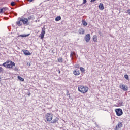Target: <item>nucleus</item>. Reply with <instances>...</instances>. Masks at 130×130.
<instances>
[{
    "label": "nucleus",
    "instance_id": "nucleus-17",
    "mask_svg": "<svg viewBox=\"0 0 130 130\" xmlns=\"http://www.w3.org/2000/svg\"><path fill=\"white\" fill-rule=\"evenodd\" d=\"M58 121V119L57 118H56L53 119L52 121L51 122V123H56Z\"/></svg>",
    "mask_w": 130,
    "mask_h": 130
},
{
    "label": "nucleus",
    "instance_id": "nucleus-33",
    "mask_svg": "<svg viewBox=\"0 0 130 130\" xmlns=\"http://www.w3.org/2000/svg\"><path fill=\"white\" fill-rule=\"evenodd\" d=\"M14 70V71H18V68L16 67H15Z\"/></svg>",
    "mask_w": 130,
    "mask_h": 130
},
{
    "label": "nucleus",
    "instance_id": "nucleus-7",
    "mask_svg": "<svg viewBox=\"0 0 130 130\" xmlns=\"http://www.w3.org/2000/svg\"><path fill=\"white\" fill-rule=\"evenodd\" d=\"M44 35H45V28H43L40 34L41 39L44 38Z\"/></svg>",
    "mask_w": 130,
    "mask_h": 130
},
{
    "label": "nucleus",
    "instance_id": "nucleus-16",
    "mask_svg": "<svg viewBox=\"0 0 130 130\" xmlns=\"http://www.w3.org/2000/svg\"><path fill=\"white\" fill-rule=\"evenodd\" d=\"M99 9L100 10H104V6H103V4L100 3Z\"/></svg>",
    "mask_w": 130,
    "mask_h": 130
},
{
    "label": "nucleus",
    "instance_id": "nucleus-11",
    "mask_svg": "<svg viewBox=\"0 0 130 130\" xmlns=\"http://www.w3.org/2000/svg\"><path fill=\"white\" fill-rule=\"evenodd\" d=\"M8 10V8L6 7H3V8H0V14H3V13H5L6 11Z\"/></svg>",
    "mask_w": 130,
    "mask_h": 130
},
{
    "label": "nucleus",
    "instance_id": "nucleus-8",
    "mask_svg": "<svg viewBox=\"0 0 130 130\" xmlns=\"http://www.w3.org/2000/svg\"><path fill=\"white\" fill-rule=\"evenodd\" d=\"M120 88L123 90V91H127V90H128V87L126 85H124L123 84L120 85Z\"/></svg>",
    "mask_w": 130,
    "mask_h": 130
},
{
    "label": "nucleus",
    "instance_id": "nucleus-21",
    "mask_svg": "<svg viewBox=\"0 0 130 130\" xmlns=\"http://www.w3.org/2000/svg\"><path fill=\"white\" fill-rule=\"evenodd\" d=\"M18 79L20 80V81H21L22 82H24V80L23 78H22V77L18 76L17 77Z\"/></svg>",
    "mask_w": 130,
    "mask_h": 130
},
{
    "label": "nucleus",
    "instance_id": "nucleus-1",
    "mask_svg": "<svg viewBox=\"0 0 130 130\" xmlns=\"http://www.w3.org/2000/svg\"><path fill=\"white\" fill-rule=\"evenodd\" d=\"M2 66L6 68V69H11V70H13L14 69L13 67H16V64L12 61L8 60L3 63Z\"/></svg>",
    "mask_w": 130,
    "mask_h": 130
},
{
    "label": "nucleus",
    "instance_id": "nucleus-24",
    "mask_svg": "<svg viewBox=\"0 0 130 130\" xmlns=\"http://www.w3.org/2000/svg\"><path fill=\"white\" fill-rule=\"evenodd\" d=\"M80 70L81 72H82V73H85V68H84L83 67H80Z\"/></svg>",
    "mask_w": 130,
    "mask_h": 130
},
{
    "label": "nucleus",
    "instance_id": "nucleus-14",
    "mask_svg": "<svg viewBox=\"0 0 130 130\" xmlns=\"http://www.w3.org/2000/svg\"><path fill=\"white\" fill-rule=\"evenodd\" d=\"M79 34H85V30L83 28H80L78 30Z\"/></svg>",
    "mask_w": 130,
    "mask_h": 130
},
{
    "label": "nucleus",
    "instance_id": "nucleus-34",
    "mask_svg": "<svg viewBox=\"0 0 130 130\" xmlns=\"http://www.w3.org/2000/svg\"><path fill=\"white\" fill-rule=\"evenodd\" d=\"M28 2H30V3H32L33 2V0H27Z\"/></svg>",
    "mask_w": 130,
    "mask_h": 130
},
{
    "label": "nucleus",
    "instance_id": "nucleus-13",
    "mask_svg": "<svg viewBox=\"0 0 130 130\" xmlns=\"http://www.w3.org/2000/svg\"><path fill=\"white\" fill-rule=\"evenodd\" d=\"M21 20L22 18H19L18 21L16 22L17 25H18V26H19V27L22 26V23H21V22H22Z\"/></svg>",
    "mask_w": 130,
    "mask_h": 130
},
{
    "label": "nucleus",
    "instance_id": "nucleus-20",
    "mask_svg": "<svg viewBox=\"0 0 130 130\" xmlns=\"http://www.w3.org/2000/svg\"><path fill=\"white\" fill-rule=\"evenodd\" d=\"M82 23L83 26H87L88 25V23H87V22H86V21H85V20H83L82 21Z\"/></svg>",
    "mask_w": 130,
    "mask_h": 130
},
{
    "label": "nucleus",
    "instance_id": "nucleus-15",
    "mask_svg": "<svg viewBox=\"0 0 130 130\" xmlns=\"http://www.w3.org/2000/svg\"><path fill=\"white\" fill-rule=\"evenodd\" d=\"M92 39L94 41V42H97L98 40V37L96 35H94L92 37Z\"/></svg>",
    "mask_w": 130,
    "mask_h": 130
},
{
    "label": "nucleus",
    "instance_id": "nucleus-38",
    "mask_svg": "<svg viewBox=\"0 0 130 130\" xmlns=\"http://www.w3.org/2000/svg\"><path fill=\"white\" fill-rule=\"evenodd\" d=\"M16 2H19V0H16Z\"/></svg>",
    "mask_w": 130,
    "mask_h": 130
},
{
    "label": "nucleus",
    "instance_id": "nucleus-19",
    "mask_svg": "<svg viewBox=\"0 0 130 130\" xmlns=\"http://www.w3.org/2000/svg\"><path fill=\"white\" fill-rule=\"evenodd\" d=\"M60 20H61V17L60 16H57L55 18L56 22H58V21H60Z\"/></svg>",
    "mask_w": 130,
    "mask_h": 130
},
{
    "label": "nucleus",
    "instance_id": "nucleus-29",
    "mask_svg": "<svg viewBox=\"0 0 130 130\" xmlns=\"http://www.w3.org/2000/svg\"><path fill=\"white\" fill-rule=\"evenodd\" d=\"M86 3H87V0H83V4H86Z\"/></svg>",
    "mask_w": 130,
    "mask_h": 130
},
{
    "label": "nucleus",
    "instance_id": "nucleus-22",
    "mask_svg": "<svg viewBox=\"0 0 130 130\" xmlns=\"http://www.w3.org/2000/svg\"><path fill=\"white\" fill-rule=\"evenodd\" d=\"M73 55H76V53L75 52H72L70 54V57L73 58Z\"/></svg>",
    "mask_w": 130,
    "mask_h": 130
},
{
    "label": "nucleus",
    "instance_id": "nucleus-36",
    "mask_svg": "<svg viewBox=\"0 0 130 130\" xmlns=\"http://www.w3.org/2000/svg\"><path fill=\"white\" fill-rule=\"evenodd\" d=\"M28 96H30L31 95V93L29 92V93H28Z\"/></svg>",
    "mask_w": 130,
    "mask_h": 130
},
{
    "label": "nucleus",
    "instance_id": "nucleus-25",
    "mask_svg": "<svg viewBox=\"0 0 130 130\" xmlns=\"http://www.w3.org/2000/svg\"><path fill=\"white\" fill-rule=\"evenodd\" d=\"M124 78L126 79V80H129V77L127 74H125L124 75Z\"/></svg>",
    "mask_w": 130,
    "mask_h": 130
},
{
    "label": "nucleus",
    "instance_id": "nucleus-4",
    "mask_svg": "<svg viewBox=\"0 0 130 130\" xmlns=\"http://www.w3.org/2000/svg\"><path fill=\"white\" fill-rule=\"evenodd\" d=\"M115 112L117 116H121L123 114V112L121 109H116L115 110Z\"/></svg>",
    "mask_w": 130,
    "mask_h": 130
},
{
    "label": "nucleus",
    "instance_id": "nucleus-23",
    "mask_svg": "<svg viewBox=\"0 0 130 130\" xmlns=\"http://www.w3.org/2000/svg\"><path fill=\"white\" fill-rule=\"evenodd\" d=\"M29 35H30V34H28V35H20V37H28V36H29Z\"/></svg>",
    "mask_w": 130,
    "mask_h": 130
},
{
    "label": "nucleus",
    "instance_id": "nucleus-9",
    "mask_svg": "<svg viewBox=\"0 0 130 130\" xmlns=\"http://www.w3.org/2000/svg\"><path fill=\"white\" fill-rule=\"evenodd\" d=\"M73 74L75 76H79L81 74V72H80V70L76 69L73 71Z\"/></svg>",
    "mask_w": 130,
    "mask_h": 130
},
{
    "label": "nucleus",
    "instance_id": "nucleus-31",
    "mask_svg": "<svg viewBox=\"0 0 130 130\" xmlns=\"http://www.w3.org/2000/svg\"><path fill=\"white\" fill-rule=\"evenodd\" d=\"M67 96H70V92L67 90Z\"/></svg>",
    "mask_w": 130,
    "mask_h": 130
},
{
    "label": "nucleus",
    "instance_id": "nucleus-5",
    "mask_svg": "<svg viewBox=\"0 0 130 130\" xmlns=\"http://www.w3.org/2000/svg\"><path fill=\"white\" fill-rule=\"evenodd\" d=\"M123 126V124L122 122H119L118 123L117 125L116 126L115 128H114V130H119L121 127Z\"/></svg>",
    "mask_w": 130,
    "mask_h": 130
},
{
    "label": "nucleus",
    "instance_id": "nucleus-35",
    "mask_svg": "<svg viewBox=\"0 0 130 130\" xmlns=\"http://www.w3.org/2000/svg\"><path fill=\"white\" fill-rule=\"evenodd\" d=\"M96 0H91V3H93V2H95Z\"/></svg>",
    "mask_w": 130,
    "mask_h": 130
},
{
    "label": "nucleus",
    "instance_id": "nucleus-32",
    "mask_svg": "<svg viewBox=\"0 0 130 130\" xmlns=\"http://www.w3.org/2000/svg\"><path fill=\"white\" fill-rule=\"evenodd\" d=\"M119 104L122 106L123 105V102H120Z\"/></svg>",
    "mask_w": 130,
    "mask_h": 130
},
{
    "label": "nucleus",
    "instance_id": "nucleus-18",
    "mask_svg": "<svg viewBox=\"0 0 130 130\" xmlns=\"http://www.w3.org/2000/svg\"><path fill=\"white\" fill-rule=\"evenodd\" d=\"M58 62H60V63H61L63 62V58L62 57H60L58 59Z\"/></svg>",
    "mask_w": 130,
    "mask_h": 130
},
{
    "label": "nucleus",
    "instance_id": "nucleus-6",
    "mask_svg": "<svg viewBox=\"0 0 130 130\" xmlns=\"http://www.w3.org/2000/svg\"><path fill=\"white\" fill-rule=\"evenodd\" d=\"M84 39L86 42H89L91 40V35L90 34H87L84 37Z\"/></svg>",
    "mask_w": 130,
    "mask_h": 130
},
{
    "label": "nucleus",
    "instance_id": "nucleus-12",
    "mask_svg": "<svg viewBox=\"0 0 130 130\" xmlns=\"http://www.w3.org/2000/svg\"><path fill=\"white\" fill-rule=\"evenodd\" d=\"M28 19L27 18H21V22H23L24 24H27L28 25Z\"/></svg>",
    "mask_w": 130,
    "mask_h": 130
},
{
    "label": "nucleus",
    "instance_id": "nucleus-26",
    "mask_svg": "<svg viewBox=\"0 0 130 130\" xmlns=\"http://www.w3.org/2000/svg\"><path fill=\"white\" fill-rule=\"evenodd\" d=\"M11 6H12V7L15 6V2H14V1H12V2L11 3Z\"/></svg>",
    "mask_w": 130,
    "mask_h": 130
},
{
    "label": "nucleus",
    "instance_id": "nucleus-2",
    "mask_svg": "<svg viewBox=\"0 0 130 130\" xmlns=\"http://www.w3.org/2000/svg\"><path fill=\"white\" fill-rule=\"evenodd\" d=\"M78 91L81 94H87L89 91V87L87 86L79 85L78 87Z\"/></svg>",
    "mask_w": 130,
    "mask_h": 130
},
{
    "label": "nucleus",
    "instance_id": "nucleus-28",
    "mask_svg": "<svg viewBox=\"0 0 130 130\" xmlns=\"http://www.w3.org/2000/svg\"><path fill=\"white\" fill-rule=\"evenodd\" d=\"M28 20H33V17L32 16H29L28 17Z\"/></svg>",
    "mask_w": 130,
    "mask_h": 130
},
{
    "label": "nucleus",
    "instance_id": "nucleus-10",
    "mask_svg": "<svg viewBox=\"0 0 130 130\" xmlns=\"http://www.w3.org/2000/svg\"><path fill=\"white\" fill-rule=\"evenodd\" d=\"M22 51L25 55H31V53L28 51V50H22Z\"/></svg>",
    "mask_w": 130,
    "mask_h": 130
},
{
    "label": "nucleus",
    "instance_id": "nucleus-27",
    "mask_svg": "<svg viewBox=\"0 0 130 130\" xmlns=\"http://www.w3.org/2000/svg\"><path fill=\"white\" fill-rule=\"evenodd\" d=\"M0 73H4V68L0 67Z\"/></svg>",
    "mask_w": 130,
    "mask_h": 130
},
{
    "label": "nucleus",
    "instance_id": "nucleus-30",
    "mask_svg": "<svg viewBox=\"0 0 130 130\" xmlns=\"http://www.w3.org/2000/svg\"><path fill=\"white\" fill-rule=\"evenodd\" d=\"M127 13L128 14V15H130V9L127 10Z\"/></svg>",
    "mask_w": 130,
    "mask_h": 130
},
{
    "label": "nucleus",
    "instance_id": "nucleus-37",
    "mask_svg": "<svg viewBox=\"0 0 130 130\" xmlns=\"http://www.w3.org/2000/svg\"><path fill=\"white\" fill-rule=\"evenodd\" d=\"M58 72L59 74H60V70H58Z\"/></svg>",
    "mask_w": 130,
    "mask_h": 130
},
{
    "label": "nucleus",
    "instance_id": "nucleus-3",
    "mask_svg": "<svg viewBox=\"0 0 130 130\" xmlns=\"http://www.w3.org/2000/svg\"><path fill=\"white\" fill-rule=\"evenodd\" d=\"M45 118L47 121H51L53 119V114L48 113L45 115Z\"/></svg>",
    "mask_w": 130,
    "mask_h": 130
}]
</instances>
